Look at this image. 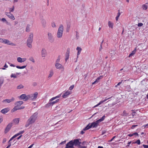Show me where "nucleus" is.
Returning a JSON list of instances; mask_svg holds the SVG:
<instances>
[{
  "label": "nucleus",
  "mask_w": 148,
  "mask_h": 148,
  "mask_svg": "<svg viewBox=\"0 0 148 148\" xmlns=\"http://www.w3.org/2000/svg\"><path fill=\"white\" fill-rule=\"evenodd\" d=\"M37 115L38 113H35L29 118L25 125L26 127H27L30 124H32L35 122L37 118Z\"/></svg>",
  "instance_id": "1"
},
{
  "label": "nucleus",
  "mask_w": 148,
  "mask_h": 148,
  "mask_svg": "<svg viewBox=\"0 0 148 148\" xmlns=\"http://www.w3.org/2000/svg\"><path fill=\"white\" fill-rule=\"evenodd\" d=\"M33 34L32 33H30L26 42L27 46L30 49L32 48V43L33 41Z\"/></svg>",
  "instance_id": "2"
},
{
  "label": "nucleus",
  "mask_w": 148,
  "mask_h": 148,
  "mask_svg": "<svg viewBox=\"0 0 148 148\" xmlns=\"http://www.w3.org/2000/svg\"><path fill=\"white\" fill-rule=\"evenodd\" d=\"M99 123V122L97 120L96 122L92 123L90 125V124H89L83 129V130L84 131H86L91 128L92 127H96L98 126Z\"/></svg>",
  "instance_id": "3"
},
{
  "label": "nucleus",
  "mask_w": 148,
  "mask_h": 148,
  "mask_svg": "<svg viewBox=\"0 0 148 148\" xmlns=\"http://www.w3.org/2000/svg\"><path fill=\"white\" fill-rule=\"evenodd\" d=\"M63 30V26L62 24H61L60 25L57 32L56 36L57 38H59L62 37Z\"/></svg>",
  "instance_id": "4"
},
{
  "label": "nucleus",
  "mask_w": 148,
  "mask_h": 148,
  "mask_svg": "<svg viewBox=\"0 0 148 148\" xmlns=\"http://www.w3.org/2000/svg\"><path fill=\"white\" fill-rule=\"evenodd\" d=\"M60 95H58L55 97H53L51 98V99H50L49 100V103L45 105V107L48 108L50 106H52V104L51 102L53 100L55 99H56L60 97Z\"/></svg>",
  "instance_id": "5"
},
{
  "label": "nucleus",
  "mask_w": 148,
  "mask_h": 148,
  "mask_svg": "<svg viewBox=\"0 0 148 148\" xmlns=\"http://www.w3.org/2000/svg\"><path fill=\"white\" fill-rule=\"evenodd\" d=\"M38 93L37 92H35L34 94L28 95L29 96V99H30L32 100H35L37 97Z\"/></svg>",
  "instance_id": "6"
},
{
  "label": "nucleus",
  "mask_w": 148,
  "mask_h": 148,
  "mask_svg": "<svg viewBox=\"0 0 148 148\" xmlns=\"http://www.w3.org/2000/svg\"><path fill=\"white\" fill-rule=\"evenodd\" d=\"M47 37L49 41L52 43L54 41V39L52 34L51 33L48 32L47 33Z\"/></svg>",
  "instance_id": "7"
},
{
  "label": "nucleus",
  "mask_w": 148,
  "mask_h": 148,
  "mask_svg": "<svg viewBox=\"0 0 148 148\" xmlns=\"http://www.w3.org/2000/svg\"><path fill=\"white\" fill-rule=\"evenodd\" d=\"M72 140L73 141L74 146H77L78 147L80 146V144L82 143V142L79 141V139H75Z\"/></svg>",
  "instance_id": "8"
},
{
  "label": "nucleus",
  "mask_w": 148,
  "mask_h": 148,
  "mask_svg": "<svg viewBox=\"0 0 148 148\" xmlns=\"http://www.w3.org/2000/svg\"><path fill=\"white\" fill-rule=\"evenodd\" d=\"M29 97L28 95H26L25 94H23L20 96L19 98L20 100H23L24 101H26L29 99Z\"/></svg>",
  "instance_id": "9"
},
{
  "label": "nucleus",
  "mask_w": 148,
  "mask_h": 148,
  "mask_svg": "<svg viewBox=\"0 0 148 148\" xmlns=\"http://www.w3.org/2000/svg\"><path fill=\"white\" fill-rule=\"evenodd\" d=\"M64 148H74L73 143V141L71 140L66 144V146Z\"/></svg>",
  "instance_id": "10"
},
{
  "label": "nucleus",
  "mask_w": 148,
  "mask_h": 148,
  "mask_svg": "<svg viewBox=\"0 0 148 148\" xmlns=\"http://www.w3.org/2000/svg\"><path fill=\"white\" fill-rule=\"evenodd\" d=\"M12 126V123H9L7 125L4 131V133L5 134L7 133L9 131Z\"/></svg>",
  "instance_id": "11"
},
{
  "label": "nucleus",
  "mask_w": 148,
  "mask_h": 148,
  "mask_svg": "<svg viewBox=\"0 0 148 148\" xmlns=\"http://www.w3.org/2000/svg\"><path fill=\"white\" fill-rule=\"evenodd\" d=\"M70 53V49L69 48H68L67 49L66 52L65 54V59L66 62L68 60L69 57V53Z\"/></svg>",
  "instance_id": "12"
},
{
  "label": "nucleus",
  "mask_w": 148,
  "mask_h": 148,
  "mask_svg": "<svg viewBox=\"0 0 148 148\" xmlns=\"http://www.w3.org/2000/svg\"><path fill=\"white\" fill-rule=\"evenodd\" d=\"M5 14L10 19L12 20H14L15 19L14 15L10 12H5Z\"/></svg>",
  "instance_id": "13"
},
{
  "label": "nucleus",
  "mask_w": 148,
  "mask_h": 148,
  "mask_svg": "<svg viewBox=\"0 0 148 148\" xmlns=\"http://www.w3.org/2000/svg\"><path fill=\"white\" fill-rule=\"evenodd\" d=\"M76 50L77 51V59L75 61V62H76L77 61V58H78V56L80 54L82 50V48L80 47H77Z\"/></svg>",
  "instance_id": "14"
},
{
  "label": "nucleus",
  "mask_w": 148,
  "mask_h": 148,
  "mask_svg": "<svg viewBox=\"0 0 148 148\" xmlns=\"http://www.w3.org/2000/svg\"><path fill=\"white\" fill-rule=\"evenodd\" d=\"M26 59L25 58H21L20 57H18L17 58V60L19 62L22 63L25 61Z\"/></svg>",
  "instance_id": "15"
},
{
  "label": "nucleus",
  "mask_w": 148,
  "mask_h": 148,
  "mask_svg": "<svg viewBox=\"0 0 148 148\" xmlns=\"http://www.w3.org/2000/svg\"><path fill=\"white\" fill-rule=\"evenodd\" d=\"M47 53L44 48H42L41 51V56L42 57H45L46 56Z\"/></svg>",
  "instance_id": "16"
},
{
  "label": "nucleus",
  "mask_w": 148,
  "mask_h": 148,
  "mask_svg": "<svg viewBox=\"0 0 148 148\" xmlns=\"http://www.w3.org/2000/svg\"><path fill=\"white\" fill-rule=\"evenodd\" d=\"M14 98L13 97H12L10 99H5V100H3L2 102H6L7 103H10L12 101H14Z\"/></svg>",
  "instance_id": "17"
},
{
  "label": "nucleus",
  "mask_w": 148,
  "mask_h": 148,
  "mask_svg": "<svg viewBox=\"0 0 148 148\" xmlns=\"http://www.w3.org/2000/svg\"><path fill=\"white\" fill-rule=\"evenodd\" d=\"M55 66L56 68L57 69H64L63 66L59 63H56Z\"/></svg>",
  "instance_id": "18"
},
{
  "label": "nucleus",
  "mask_w": 148,
  "mask_h": 148,
  "mask_svg": "<svg viewBox=\"0 0 148 148\" xmlns=\"http://www.w3.org/2000/svg\"><path fill=\"white\" fill-rule=\"evenodd\" d=\"M70 94V91L69 90L67 91L63 94L62 97L64 98H66Z\"/></svg>",
  "instance_id": "19"
},
{
  "label": "nucleus",
  "mask_w": 148,
  "mask_h": 148,
  "mask_svg": "<svg viewBox=\"0 0 148 148\" xmlns=\"http://www.w3.org/2000/svg\"><path fill=\"white\" fill-rule=\"evenodd\" d=\"M9 108H7L2 110H1V113L3 114H5L7 113L9 111Z\"/></svg>",
  "instance_id": "20"
},
{
  "label": "nucleus",
  "mask_w": 148,
  "mask_h": 148,
  "mask_svg": "<svg viewBox=\"0 0 148 148\" xmlns=\"http://www.w3.org/2000/svg\"><path fill=\"white\" fill-rule=\"evenodd\" d=\"M6 44L9 45H12V46H15L16 45L12 42L10 41L9 40H8L7 39L6 42L5 43Z\"/></svg>",
  "instance_id": "21"
},
{
  "label": "nucleus",
  "mask_w": 148,
  "mask_h": 148,
  "mask_svg": "<svg viewBox=\"0 0 148 148\" xmlns=\"http://www.w3.org/2000/svg\"><path fill=\"white\" fill-rule=\"evenodd\" d=\"M23 103V102L22 101H19L16 102L15 103V104L17 106H19L22 104Z\"/></svg>",
  "instance_id": "22"
},
{
  "label": "nucleus",
  "mask_w": 148,
  "mask_h": 148,
  "mask_svg": "<svg viewBox=\"0 0 148 148\" xmlns=\"http://www.w3.org/2000/svg\"><path fill=\"white\" fill-rule=\"evenodd\" d=\"M136 47L134 50L133 51L132 53L129 55V57H130L132 56H133L134 54H135L136 52Z\"/></svg>",
  "instance_id": "23"
},
{
  "label": "nucleus",
  "mask_w": 148,
  "mask_h": 148,
  "mask_svg": "<svg viewBox=\"0 0 148 148\" xmlns=\"http://www.w3.org/2000/svg\"><path fill=\"white\" fill-rule=\"evenodd\" d=\"M114 23L111 21H109L108 22V25L109 27L113 28Z\"/></svg>",
  "instance_id": "24"
},
{
  "label": "nucleus",
  "mask_w": 148,
  "mask_h": 148,
  "mask_svg": "<svg viewBox=\"0 0 148 148\" xmlns=\"http://www.w3.org/2000/svg\"><path fill=\"white\" fill-rule=\"evenodd\" d=\"M148 4L147 3H146V4L143 5H142V8L144 10H146L147 8V6L146 5Z\"/></svg>",
  "instance_id": "25"
},
{
  "label": "nucleus",
  "mask_w": 148,
  "mask_h": 148,
  "mask_svg": "<svg viewBox=\"0 0 148 148\" xmlns=\"http://www.w3.org/2000/svg\"><path fill=\"white\" fill-rule=\"evenodd\" d=\"M7 39L4 38H0V42L5 44Z\"/></svg>",
  "instance_id": "26"
},
{
  "label": "nucleus",
  "mask_w": 148,
  "mask_h": 148,
  "mask_svg": "<svg viewBox=\"0 0 148 148\" xmlns=\"http://www.w3.org/2000/svg\"><path fill=\"white\" fill-rule=\"evenodd\" d=\"M41 23L42 26L45 27L46 22L45 20H42L41 21Z\"/></svg>",
  "instance_id": "27"
},
{
  "label": "nucleus",
  "mask_w": 148,
  "mask_h": 148,
  "mask_svg": "<svg viewBox=\"0 0 148 148\" xmlns=\"http://www.w3.org/2000/svg\"><path fill=\"white\" fill-rule=\"evenodd\" d=\"M30 25L29 24H27L26 27V31L27 32H29L30 31Z\"/></svg>",
  "instance_id": "28"
},
{
  "label": "nucleus",
  "mask_w": 148,
  "mask_h": 148,
  "mask_svg": "<svg viewBox=\"0 0 148 148\" xmlns=\"http://www.w3.org/2000/svg\"><path fill=\"white\" fill-rule=\"evenodd\" d=\"M0 20L3 22H5L6 24L7 25H9V23H8L6 20V19L5 18H3L2 19L0 18Z\"/></svg>",
  "instance_id": "29"
},
{
  "label": "nucleus",
  "mask_w": 148,
  "mask_h": 148,
  "mask_svg": "<svg viewBox=\"0 0 148 148\" xmlns=\"http://www.w3.org/2000/svg\"><path fill=\"white\" fill-rule=\"evenodd\" d=\"M53 73L52 70H51L50 71V73L48 76V78H50L53 75Z\"/></svg>",
  "instance_id": "30"
},
{
  "label": "nucleus",
  "mask_w": 148,
  "mask_h": 148,
  "mask_svg": "<svg viewBox=\"0 0 148 148\" xmlns=\"http://www.w3.org/2000/svg\"><path fill=\"white\" fill-rule=\"evenodd\" d=\"M15 124H17L19 122V120L18 119H15L13 120Z\"/></svg>",
  "instance_id": "31"
},
{
  "label": "nucleus",
  "mask_w": 148,
  "mask_h": 148,
  "mask_svg": "<svg viewBox=\"0 0 148 148\" xmlns=\"http://www.w3.org/2000/svg\"><path fill=\"white\" fill-rule=\"evenodd\" d=\"M20 135V134L19 133H18L17 134L15 135L10 138V140H12L14 138H16L17 136L19 135Z\"/></svg>",
  "instance_id": "32"
},
{
  "label": "nucleus",
  "mask_w": 148,
  "mask_h": 148,
  "mask_svg": "<svg viewBox=\"0 0 148 148\" xmlns=\"http://www.w3.org/2000/svg\"><path fill=\"white\" fill-rule=\"evenodd\" d=\"M120 10H118V13L117 14V16L116 17V21H118V20L119 19V17L120 16V15L121 13H120Z\"/></svg>",
  "instance_id": "33"
},
{
  "label": "nucleus",
  "mask_w": 148,
  "mask_h": 148,
  "mask_svg": "<svg viewBox=\"0 0 148 148\" xmlns=\"http://www.w3.org/2000/svg\"><path fill=\"white\" fill-rule=\"evenodd\" d=\"M24 87V86H23L22 84H21L19 85L17 87V89H20L21 88H23Z\"/></svg>",
  "instance_id": "34"
},
{
  "label": "nucleus",
  "mask_w": 148,
  "mask_h": 148,
  "mask_svg": "<svg viewBox=\"0 0 148 148\" xmlns=\"http://www.w3.org/2000/svg\"><path fill=\"white\" fill-rule=\"evenodd\" d=\"M27 65H26L25 66H16V67L19 69H23L25 68L26 67V66Z\"/></svg>",
  "instance_id": "35"
},
{
  "label": "nucleus",
  "mask_w": 148,
  "mask_h": 148,
  "mask_svg": "<svg viewBox=\"0 0 148 148\" xmlns=\"http://www.w3.org/2000/svg\"><path fill=\"white\" fill-rule=\"evenodd\" d=\"M18 110V108H17V107L15 106L12 110V112H14L16 111V110Z\"/></svg>",
  "instance_id": "36"
},
{
  "label": "nucleus",
  "mask_w": 148,
  "mask_h": 148,
  "mask_svg": "<svg viewBox=\"0 0 148 148\" xmlns=\"http://www.w3.org/2000/svg\"><path fill=\"white\" fill-rule=\"evenodd\" d=\"M105 117V116H103L101 118L98 120V121L99 122H100L103 121L104 120Z\"/></svg>",
  "instance_id": "37"
},
{
  "label": "nucleus",
  "mask_w": 148,
  "mask_h": 148,
  "mask_svg": "<svg viewBox=\"0 0 148 148\" xmlns=\"http://www.w3.org/2000/svg\"><path fill=\"white\" fill-rule=\"evenodd\" d=\"M29 60L30 61H32L33 63H34L35 62V60H34L33 57H31L29 59Z\"/></svg>",
  "instance_id": "38"
},
{
  "label": "nucleus",
  "mask_w": 148,
  "mask_h": 148,
  "mask_svg": "<svg viewBox=\"0 0 148 148\" xmlns=\"http://www.w3.org/2000/svg\"><path fill=\"white\" fill-rule=\"evenodd\" d=\"M10 77L11 78L13 77L14 78H16L17 77V76L15 74L12 73L10 76Z\"/></svg>",
  "instance_id": "39"
},
{
  "label": "nucleus",
  "mask_w": 148,
  "mask_h": 148,
  "mask_svg": "<svg viewBox=\"0 0 148 148\" xmlns=\"http://www.w3.org/2000/svg\"><path fill=\"white\" fill-rule=\"evenodd\" d=\"M14 6H13L12 8H10L9 9L10 12H13L14 10Z\"/></svg>",
  "instance_id": "40"
},
{
  "label": "nucleus",
  "mask_w": 148,
  "mask_h": 148,
  "mask_svg": "<svg viewBox=\"0 0 148 148\" xmlns=\"http://www.w3.org/2000/svg\"><path fill=\"white\" fill-rule=\"evenodd\" d=\"M110 97H109V98H107L106 97L105 99L104 100L101 101H100L101 102V103H103L104 102L106 101L108 99H110Z\"/></svg>",
  "instance_id": "41"
},
{
  "label": "nucleus",
  "mask_w": 148,
  "mask_h": 148,
  "mask_svg": "<svg viewBox=\"0 0 148 148\" xmlns=\"http://www.w3.org/2000/svg\"><path fill=\"white\" fill-rule=\"evenodd\" d=\"M59 101V99H58L56 100L55 101H53L52 102H51L52 104V105H53L55 103L58 102Z\"/></svg>",
  "instance_id": "42"
},
{
  "label": "nucleus",
  "mask_w": 148,
  "mask_h": 148,
  "mask_svg": "<svg viewBox=\"0 0 148 148\" xmlns=\"http://www.w3.org/2000/svg\"><path fill=\"white\" fill-rule=\"evenodd\" d=\"M51 26L53 27H56V25L54 22H53L51 23Z\"/></svg>",
  "instance_id": "43"
},
{
  "label": "nucleus",
  "mask_w": 148,
  "mask_h": 148,
  "mask_svg": "<svg viewBox=\"0 0 148 148\" xmlns=\"http://www.w3.org/2000/svg\"><path fill=\"white\" fill-rule=\"evenodd\" d=\"M127 115V112L125 111L124 110L123 112V116H126Z\"/></svg>",
  "instance_id": "44"
},
{
  "label": "nucleus",
  "mask_w": 148,
  "mask_h": 148,
  "mask_svg": "<svg viewBox=\"0 0 148 148\" xmlns=\"http://www.w3.org/2000/svg\"><path fill=\"white\" fill-rule=\"evenodd\" d=\"M60 57L59 56L56 61V63H58L60 61Z\"/></svg>",
  "instance_id": "45"
},
{
  "label": "nucleus",
  "mask_w": 148,
  "mask_h": 148,
  "mask_svg": "<svg viewBox=\"0 0 148 148\" xmlns=\"http://www.w3.org/2000/svg\"><path fill=\"white\" fill-rule=\"evenodd\" d=\"M103 78V76L101 75L98 77L96 79L98 81L100 79H101Z\"/></svg>",
  "instance_id": "46"
},
{
  "label": "nucleus",
  "mask_w": 148,
  "mask_h": 148,
  "mask_svg": "<svg viewBox=\"0 0 148 148\" xmlns=\"http://www.w3.org/2000/svg\"><path fill=\"white\" fill-rule=\"evenodd\" d=\"M70 27V25L67 24V31H69V30Z\"/></svg>",
  "instance_id": "47"
},
{
  "label": "nucleus",
  "mask_w": 148,
  "mask_h": 148,
  "mask_svg": "<svg viewBox=\"0 0 148 148\" xmlns=\"http://www.w3.org/2000/svg\"><path fill=\"white\" fill-rule=\"evenodd\" d=\"M12 140H10H10H9V141H8V147H10L11 146V142H10L11 141H12Z\"/></svg>",
  "instance_id": "48"
},
{
  "label": "nucleus",
  "mask_w": 148,
  "mask_h": 148,
  "mask_svg": "<svg viewBox=\"0 0 148 148\" xmlns=\"http://www.w3.org/2000/svg\"><path fill=\"white\" fill-rule=\"evenodd\" d=\"M74 86V85H73L69 87V89L70 90H72Z\"/></svg>",
  "instance_id": "49"
},
{
  "label": "nucleus",
  "mask_w": 148,
  "mask_h": 148,
  "mask_svg": "<svg viewBox=\"0 0 148 148\" xmlns=\"http://www.w3.org/2000/svg\"><path fill=\"white\" fill-rule=\"evenodd\" d=\"M135 143H137L138 145H140V141L139 140H138L136 141Z\"/></svg>",
  "instance_id": "50"
},
{
  "label": "nucleus",
  "mask_w": 148,
  "mask_h": 148,
  "mask_svg": "<svg viewBox=\"0 0 148 148\" xmlns=\"http://www.w3.org/2000/svg\"><path fill=\"white\" fill-rule=\"evenodd\" d=\"M101 103H101V102L100 101V102L97 104V105H96L95 106H94L93 108H95V107L98 106H99L100 105Z\"/></svg>",
  "instance_id": "51"
},
{
  "label": "nucleus",
  "mask_w": 148,
  "mask_h": 148,
  "mask_svg": "<svg viewBox=\"0 0 148 148\" xmlns=\"http://www.w3.org/2000/svg\"><path fill=\"white\" fill-rule=\"evenodd\" d=\"M66 140H64L63 141H62V142L61 143H60V145H62L63 144H64L66 143Z\"/></svg>",
  "instance_id": "52"
},
{
  "label": "nucleus",
  "mask_w": 148,
  "mask_h": 148,
  "mask_svg": "<svg viewBox=\"0 0 148 148\" xmlns=\"http://www.w3.org/2000/svg\"><path fill=\"white\" fill-rule=\"evenodd\" d=\"M123 81V80H122L121 82H119L115 86V87H116L118 86H119L121 83Z\"/></svg>",
  "instance_id": "53"
},
{
  "label": "nucleus",
  "mask_w": 148,
  "mask_h": 148,
  "mask_svg": "<svg viewBox=\"0 0 148 148\" xmlns=\"http://www.w3.org/2000/svg\"><path fill=\"white\" fill-rule=\"evenodd\" d=\"M137 126L138 125H133L131 127V128L132 129H134L135 127H137Z\"/></svg>",
  "instance_id": "54"
},
{
  "label": "nucleus",
  "mask_w": 148,
  "mask_h": 148,
  "mask_svg": "<svg viewBox=\"0 0 148 148\" xmlns=\"http://www.w3.org/2000/svg\"><path fill=\"white\" fill-rule=\"evenodd\" d=\"M7 141V139L6 138H4L3 140V143H4Z\"/></svg>",
  "instance_id": "55"
},
{
  "label": "nucleus",
  "mask_w": 148,
  "mask_h": 148,
  "mask_svg": "<svg viewBox=\"0 0 148 148\" xmlns=\"http://www.w3.org/2000/svg\"><path fill=\"white\" fill-rule=\"evenodd\" d=\"M143 25V24L142 23H139L138 24V27H141Z\"/></svg>",
  "instance_id": "56"
},
{
  "label": "nucleus",
  "mask_w": 148,
  "mask_h": 148,
  "mask_svg": "<svg viewBox=\"0 0 148 148\" xmlns=\"http://www.w3.org/2000/svg\"><path fill=\"white\" fill-rule=\"evenodd\" d=\"M24 108H25V107L24 106H22L20 107H19V108H18V110H21V109H23Z\"/></svg>",
  "instance_id": "57"
},
{
  "label": "nucleus",
  "mask_w": 148,
  "mask_h": 148,
  "mask_svg": "<svg viewBox=\"0 0 148 148\" xmlns=\"http://www.w3.org/2000/svg\"><path fill=\"white\" fill-rule=\"evenodd\" d=\"M98 80L96 79V80H95V81H94L92 83V84H94L97 82H98Z\"/></svg>",
  "instance_id": "58"
},
{
  "label": "nucleus",
  "mask_w": 148,
  "mask_h": 148,
  "mask_svg": "<svg viewBox=\"0 0 148 148\" xmlns=\"http://www.w3.org/2000/svg\"><path fill=\"white\" fill-rule=\"evenodd\" d=\"M116 138V136H114L110 141V142H111L112 140Z\"/></svg>",
  "instance_id": "59"
},
{
  "label": "nucleus",
  "mask_w": 148,
  "mask_h": 148,
  "mask_svg": "<svg viewBox=\"0 0 148 148\" xmlns=\"http://www.w3.org/2000/svg\"><path fill=\"white\" fill-rule=\"evenodd\" d=\"M143 146L144 148H148V145H143Z\"/></svg>",
  "instance_id": "60"
},
{
  "label": "nucleus",
  "mask_w": 148,
  "mask_h": 148,
  "mask_svg": "<svg viewBox=\"0 0 148 148\" xmlns=\"http://www.w3.org/2000/svg\"><path fill=\"white\" fill-rule=\"evenodd\" d=\"M133 135H135L137 136H138V133L137 132H135V133H133Z\"/></svg>",
  "instance_id": "61"
},
{
  "label": "nucleus",
  "mask_w": 148,
  "mask_h": 148,
  "mask_svg": "<svg viewBox=\"0 0 148 148\" xmlns=\"http://www.w3.org/2000/svg\"><path fill=\"white\" fill-rule=\"evenodd\" d=\"M24 132V131H22L19 132V133L20 134H23Z\"/></svg>",
  "instance_id": "62"
},
{
  "label": "nucleus",
  "mask_w": 148,
  "mask_h": 148,
  "mask_svg": "<svg viewBox=\"0 0 148 148\" xmlns=\"http://www.w3.org/2000/svg\"><path fill=\"white\" fill-rule=\"evenodd\" d=\"M133 134H130L128 135V136L130 137H132L133 136Z\"/></svg>",
  "instance_id": "63"
},
{
  "label": "nucleus",
  "mask_w": 148,
  "mask_h": 148,
  "mask_svg": "<svg viewBox=\"0 0 148 148\" xmlns=\"http://www.w3.org/2000/svg\"><path fill=\"white\" fill-rule=\"evenodd\" d=\"M80 147V148H87V147L86 146H81V145Z\"/></svg>",
  "instance_id": "64"
}]
</instances>
